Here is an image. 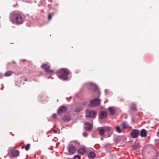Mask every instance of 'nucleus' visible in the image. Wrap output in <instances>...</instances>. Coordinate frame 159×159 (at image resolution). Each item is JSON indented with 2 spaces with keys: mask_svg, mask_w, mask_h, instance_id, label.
<instances>
[{
  "mask_svg": "<svg viewBox=\"0 0 159 159\" xmlns=\"http://www.w3.org/2000/svg\"><path fill=\"white\" fill-rule=\"evenodd\" d=\"M86 116L89 117H94L96 114V112L93 110L87 109L86 111Z\"/></svg>",
  "mask_w": 159,
  "mask_h": 159,
  "instance_id": "nucleus-4",
  "label": "nucleus"
},
{
  "mask_svg": "<svg viewBox=\"0 0 159 159\" xmlns=\"http://www.w3.org/2000/svg\"><path fill=\"white\" fill-rule=\"evenodd\" d=\"M122 125L123 129L126 128L128 127L127 124L125 122H123L122 124Z\"/></svg>",
  "mask_w": 159,
  "mask_h": 159,
  "instance_id": "nucleus-21",
  "label": "nucleus"
},
{
  "mask_svg": "<svg viewBox=\"0 0 159 159\" xmlns=\"http://www.w3.org/2000/svg\"><path fill=\"white\" fill-rule=\"evenodd\" d=\"M79 143L76 141L70 142V154H73L77 151Z\"/></svg>",
  "mask_w": 159,
  "mask_h": 159,
  "instance_id": "nucleus-3",
  "label": "nucleus"
},
{
  "mask_svg": "<svg viewBox=\"0 0 159 159\" xmlns=\"http://www.w3.org/2000/svg\"><path fill=\"white\" fill-rule=\"evenodd\" d=\"M30 145L29 144H27L25 146V149L26 151H27L30 148Z\"/></svg>",
  "mask_w": 159,
  "mask_h": 159,
  "instance_id": "nucleus-25",
  "label": "nucleus"
},
{
  "mask_svg": "<svg viewBox=\"0 0 159 159\" xmlns=\"http://www.w3.org/2000/svg\"><path fill=\"white\" fill-rule=\"evenodd\" d=\"M107 116V113L105 111H101L99 114V118L101 119L105 118Z\"/></svg>",
  "mask_w": 159,
  "mask_h": 159,
  "instance_id": "nucleus-10",
  "label": "nucleus"
},
{
  "mask_svg": "<svg viewBox=\"0 0 159 159\" xmlns=\"http://www.w3.org/2000/svg\"><path fill=\"white\" fill-rule=\"evenodd\" d=\"M67 110V108L64 106H61L59 107L57 111V114L59 115H61L62 113H65Z\"/></svg>",
  "mask_w": 159,
  "mask_h": 159,
  "instance_id": "nucleus-6",
  "label": "nucleus"
},
{
  "mask_svg": "<svg viewBox=\"0 0 159 159\" xmlns=\"http://www.w3.org/2000/svg\"><path fill=\"white\" fill-rule=\"evenodd\" d=\"M100 100L98 98L92 100L90 102V104L91 106H98L100 105Z\"/></svg>",
  "mask_w": 159,
  "mask_h": 159,
  "instance_id": "nucleus-7",
  "label": "nucleus"
},
{
  "mask_svg": "<svg viewBox=\"0 0 159 159\" xmlns=\"http://www.w3.org/2000/svg\"><path fill=\"white\" fill-rule=\"evenodd\" d=\"M84 127L86 130L90 131L92 129V126L90 123L87 122L85 123Z\"/></svg>",
  "mask_w": 159,
  "mask_h": 159,
  "instance_id": "nucleus-9",
  "label": "nucleus"
},
{
  "mask_svg": "<svg viewBox=\"0 0 159 159\" xmlns=\"http://www.w3.org/2000/svg\"><path fill=\"white\" fill-rule=\"evenodd\" d=\"M51 131L52 133L53 132L54 133H56L57 132V130H55L53 129H52Z\"/></svg>",
  "mask_w": 159,
  "mask_h": 159,
  "instance_id": "nucleus-27",
  "label": "nucleus"
},
{
  "mask_svg": "<svg viewBox=\"0 0 159 159\" xmlns=\"http://www.w3.org/2000/svg\"><path fill=\"white\" fill-rule=\"evenodd\" d=\"M84 136H86V135H84Z\"/></svg>",
  "mask_w": 159,
  "mask_h": 159,
  "instance_id": "nucleus-34",
  "label": "nucleus"
},
{
  "mask_svg": "<svg viewBox=\"0 0 159 159\" xmlns=\"http://www.w3.org/2000/svg\"><path fill=\"white\" fill-rule=\"evenodd\" d=\"M137 147H138V146H135V145H134V148H137Z\"/></svg>",
  "mask_w": 159,
  "mask_h": 159,
  "instance_id": "nucleus-30",
  "label": "nucleus"
},
{
  "mask_svg": "<svg viewBox=\"0 0 159 159\" xmlns=\"http://www.w3.org/2000/svg\"><path fill=\"white\" fill-rule=\"evenodd\" d=\"M63 120L66 122L70 120V116L69 113L65 114L63 118Z\"/></svg>",
  "mask_w": 159,
  "mask_h": 159,
  "instance_id": "nucleus-14",
  "label": "nucleus"
},
{
  "mask_svg": "<svg viewBox=\"0 0 159 159\" xmlns=\"http://www.w3.org/2000/svg\"><path fill=\"white\" fill-rule=\"evenodd\" d=\"M110 115H113L115 112V109L113 107H110L108 108Z\"/></svg>",
  "mask_w": 159,
  "mask_h": 159,
  "instance_id": "nucleus-12",
  "label": "nucleus"
},
{
  "mask_svg": "<svg viewBox=\"0 0 159 159\" xmlns=\"http://www.w3.org/2000/svg\"><path fill=\"white\" fill-rule=\"evenodd\" d=\"M12 154L15 157H17L20 154L19 151L17 150H14L12 151Z\"/></svg>",
  "mask_w": 159,
  "mask_h": 159,
  "instance_id": "nucleus-15",
  "label": "nucleus"
},
{
  "mask_svg": "<svg viewBox=\"0 0 159 159\" xmlns=\"http://www.w3.org/2000/svg\"><path fill=\"white\" fill-rule=\"evenodd\" d=\"M146 131L144 129H142L141 131L140 135L141 137H145L147 136Z\"/></svg>",
  "mask_w": 159,
  "mask_h": 159,
  "instance_id": "nucleus-13",
  "label": "nucleus"
},
{
  "mask_svg": "<svg viewBox=\"0 0 159 159\" xmlns=\"http://www.w3.org/2000/svg\"><path fill=\"white\" fill-rule=\"evenodd\" d=\"M54 15V14L53 13L49 14L48 16V19L49 20H51L52 17Z\"/></svg>",
  "mask_w": 159,
  "mask_h": 159,
  "instance_id": "nucleus-20",
  "label": "nucleus"
},
{
  "mask_svg": "<svg viewBox=\"0 0 159 159\" xmlns=\"http://www.w3.org/2000/svg\"><path fill=\"white\" fill-rule=\"evenodd\" d=\"M131 108L134 109H135L136 108V105L134 103H133L131 104Z\"/></svg>",
  "mask_w": 159,
  "mask_h": 159,
  "instance_id": "nucleus-24",
  "label": "nucleus"
},
{
  "mask_svg": "<svg viewBox=\"0 0 159 159\" xmlns=\"http://www.w3.org/2000/svg\"><path fill=\"white\" fill-rule=\"evenodd\" d=\"M84 136H86V135H84Z\"/></svg>",
  "mask_w": 159,
  "mask_h": 159,
  "instance_id": "nucleus-33",
  "label": "nucleus"
},
{
  "mask_svg": "<svg viewBox=\"0 0 159 159\" xmlns=\"http://www.w3.org/2000/svg\"><path fill=\"white\" fill-rule=\"evenodd\" d=\"M116 131L119 133H120L121 132V130L119 126L116 127Z\"/></svg>",
  "mask_w": 159,
  "mask_h": 159,
  "instance_id": "nucleus-23",
  "label": "nucleus"
},
{
  "mask_svg": "<svg viewBox=\"0 0 159 159\" xmlns=\"http://www.w3.org/2000/svg\"><path fill=\"white\" fill-rule=\"evenodd\" d=\"M41 67L46 70L48 73H52L54 71L53 70H49V66L48 63H44L41 65Z\"/></svg>",
  "mask_w": 159,
  "mask_h": 159,
  "instance_id": "nucleus-5",
  "label": "nucleus"
},
{
  "mask_svg": "<svg viewBox=\"0 0 159 159\" xmlns=\"http://www.w3.org/2000/svg\"><path fill=\"white\" fill-rule=\"evenodd\" d=\"M76 158H77L78 159H80V156L78 155H76L75 156L73 157V159H76Z\"/></svg>",
  "mask_w": 159,
  "mask_h": 159,
  "instance_id": "nucleus-26",
  "label": "nucleus"
},
{
  "mask_svg": "<svg viewBox=\"0 0 159 159\" xmlns=\"http://www.w3.org/2000/svg\"><path fill=\"white\" fill-rule=\"evenodd\" d=\"M78 152L82 155L84 154L86 152V150L84 148H80L78 150Z\"/></svg>",
  "mask_w": 159,
  "mask_h": 159,
  "instance_id": "nucleus-11",
  "label": "nucleus"
},
{
  "mask_svg": "<svg viewBox=\"0 0 159 159\" xmlns=\"http://www.w3.org/2000/svg\"><path fill=\"white\" fill-rule=\"evenodd\" d=\"M10 21L13 24H21L24 21V18L21 14L16 13L11 15L10 18Z\"/></svg>",
  "mask_w": 159,
  "mask_h": 159,
  "instance_id": "nucleus-1",
  "label": "nucleus"
},
{
  "mask_svg": "<svg viewBox=\"0 0 159 159\" xmlns=\"http://www.w3.org/2000/svg\"><path fill=\"white\" fill-rule=\"evenodd\" d=\"M3 77V75L2 73H0V79L2 78Z\"/></svg>",
  "mask_w": 159,
  "mask_h": 159,
  "instance_id": "nucleus-29",
  "label": "nucleus"
},
{
  "mask_svg": "<svg viewBox=\"0 0 159 159\" xmlns=\"http://www.w3.org/2000/svg\"><path fill=\"white\" fill-rule=\"evenodd\" d=\"M139 134V130L136 129H134L131 132L130 134L132 137L136 138L138 137Z\"/></svg>",
  "mask_w": 159,
  "mask_h": 159,
  "instance_id": "nucleus-8",
  "label": "nucleus"
},
{
  "mask_svg": "<svg viewBox=\"0 0 159 159\" xmlns=\"http://www.w3.org/2000/svg\"><path fill=\"white\" fill-rule=\"evenodd\" d=\"M101 140H103V138H101Z\"/></svg>",
  "mask_w": 159,
  "mask_h": 159,
  "instance_id": "nucleus-32",
  "label": "nucleus"
},
{
  "mask_svg": "<svg viewBox=\"0 0 159 159\" xmlns=\"http://www.w3.org/2000/svg\"><path fill=\"white\" fill-rule=\"evenodd\" d=\"M96 156L95 153L92 152H90L88 154V157L89 158L93 159Z\"/></svg>",
  "mask_w": 159,
  "mask_h": 159,
  "instance_id": "nucleus-16",
  "label": "nucleus"
},
{
  "mask_svg": "<svg viewBox=\"0 0 159 159\" xmlns=\"http://www.w3.org/2000/svg\"><path fill=\"white\" fill-rule=\"evenodd\" d=\"M105 133L104 130L102 128H101L99 130V134L102 136L104 135Z\"/></svg>",
  "mask_w": 159,
  "mask_h": 159,
  "instance_id": "nucleus-19",
  "label": "nucleus"
},
{
  "mask_svg": "<svg viewBox=\"0 0 159 159\" xmlns=\"http://www.w3.org/2000/svg\"><path fill=\"white\" fill-rule=\"evenodd\" d=\"M68 151L70 152V147L68 148Z\"/></svg>",
  "mask_w": 159,
  "mask_h": 159,
  "instance_id": "nucleus-31",
  "label": "nucleus"
},
{
  "mask_svg": "<svg viewBox=\"0 0 159 159\" xmlns=\"http://www.w3.org/2000/svg\"><path fill=\"white\" fill-rule=\"evenodd\" d=\"M57 115L55 114H53L52 115V118H55L56 117Z\"/></svg>",
  "mask_w": 159,
  "mask_h": 159,
  "instance_id": "nucleus-28",
  "label": "nucleus"
},
{
  "mask_svg": "<svg viewBox=\"0 0 159 159\" xmlns=\"http://www.w3.org/2000/svg\"><path fill=\"white\" fill-rule=\"evenodd\" d=\"M105 129L106 131H107L109 133L111 134L112 133V129L109 127L107 126L105 127Z\"/></svg>",
  "mask_w": 159,
  "mask_h": 159,
  "instance_id": "nucleus-17",
  "label": "nucleus"
},
{
  "mask_svg": "<svg viewBox=\"0 0 159 159\" xmlns=\"http://www.w3.org/2000/svg\"><path fill=\"white\" fill-rule=\"evenodd\" d=\"M12 73V72L11 71H7L5 73L4 75L5 76H9L11 75Z\"/></svg>",
  "mask_w": 159,
  "mask_h": 159,
  "instance_id": "nucleus-18",
  "label": "nucleus"
},
{
  "mask_svg": "<svg viewBox=\"0 0 159 159\" xmlns=\"http://www.w3.org/2000/svg\"><path fill=\"white\" fill-rule=\"evenodd\" d=\"M69 72L66 69H61L58 70L57 75L58 77L62 80H66L68 79Z\"/></svg>",
  "mask_w": 159,
  "mask_h": 159,
  "instance_id": "nucleus-2",
  "label": "nucleus"
},
{
  "mask_svg": "<svg viewBox=\"0 0 159 159\" xmlns=\"http://www.w3.org/2000/svg\"><path fill=\"white\" fill-rule=\"evenodd\" d=\"M89 84L92 86L91 88H92L93 87H94L96 89L97 88V87L96 85L95 84H93L92 83H89Z\"/></svg>",
  "mask_w": 159,
  "mask_h": 159,
  "instance_id": "nucleus-22",
  "label": "nucleus"
}]
</instances>
